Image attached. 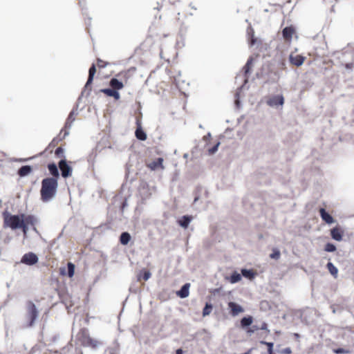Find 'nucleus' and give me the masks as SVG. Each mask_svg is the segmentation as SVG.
<instances>
[{
  "instance_id": "nucleus-1",
  "label": "nucleus",
  "mask_w": 354,
  "mask_h": 354,
  "mask_svg": "<svg viewBox=\"0 0 354 354\" xmlns=\"http://www.w3.org/2000/svg\"><path fill=\"white\" fill-rule=\"evenodd\" d=\"M58 182L55 178H46L41 181L40 189L41 199L48 202L55 197L57 193Z\"/></svg>"
},
{
  "instance_id": "nucleus-2",
  "label": "nucleus",
  "mask_w": 354,
  "mask_h": 354,
  "mask_svg": "<svg viewBox=\"0 0 354 354\" xmlns=\"http://www.w3.org/2000/svg\"><path fill=\"white\" fill-rule=\"evenodd\" d=\"M77 340L82 346L91 347L95 348L100 344V342L89 335V333L87 328H81L77 334Z\"/></svg>"
},
{
  "instance_id": "nucleus-3",
  "label": "nucleus",
  "mask_w": 354,
  "mask_h": 354,
  "mask_svg": "<svg viewBox=\"0 0 354 354\" xmlns=\"http://www.w3.org/2000/svg\"><path fill=\"white\" fill-rule=\"evenodd\" d=\"M3 226L10 227L12 230L19 229L20 223L22 221L21 214L12 215L8 211L3 212Z\"/></svg>"
},
{
  "instance_id": "nucleus-4",
  "label": "nucleus",
  "mask_w": 354,
  "mask_h": 354,
  "mask_svg": "<svg viewBox=\"0 0 354 354\" xmlns=\"http://www.w3.org/2000/svg\"><path fill=\"white\" fill-rule=\"evenodd\" d=\"M22 221L20 223V226L19 229H21L23 232L24 236H26L28 231V225H31L33 227V230H36V227H35L37 223V218L33 215H25L24 214H21Z\"/></svg>"
},
{
  "instance_id": "nucleus-5",
  "label": "nucleus",
  "mask_w": 354,
  "mask_h": 354,
  "mask_svg": "<svg viewBox=\"0 0 354 354\" xmlns=\"http://www.w3.org/2000/svg\"><path fill=\"white\" fill-rule=\"evenodd\" d=\"M37 316L38 310L35 304L31 301H28L27 302V319L28 320V323L27 324L28 327H31L34 325Z\"/></svg>"
},
{
  "instance_id": "nucleus-6",
  "label": "nucleus",
  "mask_w": 354,
  "mask_h": 354,
  "mask_svg": "<svg viewBox=\"0 0 354 354\" xmlns=\"http://www.w3.org/2000/svg\"><path fill=\"white\" fill-rule=\"evenodd\" d=\"M62 177L68 178L72 174V167L69 166L66 160H61L58 163Z\"/></svg>"
},
{
  "instance_id": "nucleus-7",
  "label": "nucleus",
  "mask_w": 354,
  "mask_h": 354,
  "mask_svg": "<svg viewBox=\"0 0 354 354\" xmlns=\"http://www.w3.org/2000/svg\"><path fill=\"white\" fill-rule=\"evenodd\" d=\"M38 261L37 256L33 252H28L25 254L21 260V262L24 264L32 266L37 263Z\"/></svg>"
},
{
  "instance_id": "nucleus-8",
  "label": "nucleus",
  "mask_w": 354,
  "mask_h": 354,
  "mask_svg": "<svg viewBox=\"0 0 354 354\" xmlns=\"http://www.w3.org/2000/svg\"><path fill=\"white\" fill-rule=\"evenodd\" d=\"M136 137L142 141L147 140V135L142 128L141 119L137 118L136 119V130L135 131Z\"/></svg>"
},
{
  "instance_id": "nucleus-9",
  "label": "nucleus",
  "mask_w": 354,
  "mask_h": 354,
  "mask_svg": "<svg viewBox=\"0 0 354 354\" xmlns=\"http://www.w3.org/2000/svg\"><path fill=\"white\" fill-rule=\"evenodd\" d=\"M344 230L339 226H336L330 230V236L333 239L341 241L343 239Z\"/></svg>"
},
{
  "instance_id": "nucleus-10",
  "label": "nucleus",
  "mask_w": 354,
  "mask_h": 354,
  "mask_svg": "<svg viewBox=\"0 0 354 354\" xmlns=\"http://www.w3.org/2000/svg\"><path fill=\"white\" fill-rule=\"evenodd\" d=\"M162 162L163 158H158L157 159L152 162H147L146 166L152 171H155L158 169H164L165 167L163 166Z\"/></svg>"
},
{
  "instance_id": "nucleus-11",
  "label": "nucleus",
  "mask_w": 354,
  "mask_h": 354,
  "mask_svg": "<svg viewBox=\"0 0 354 354\" xmlns=\"http://www.w3.org/2000/svg\"><path fill=\"white\" fill-rule=\"evenodd\" d=\"M228 308L230 310V313L232 316H236L244 311L242 306L233 301H230L228 303Z\"/></svg>"
},
{
  "instance_id": "nucleus-12",
  "label": "nucleus",
  "mask_w": 354,
  "mask_h": 354,
  "mask_svg": "<svg viewBox=\"0 0 354 354\" xmlns=\"http://www.w3.org/2000/svg\"><path fill=\"white\" fill-rule=\"evenodd\" d=\"M306 59V57L301 55H290L289 57L290 62L297 67L301 66L304 61Z\"/></svg>"
},
{
  "instance_id": "nucleus-13",
  "label": "nucleus",
  "mask_w": 354,
  "mask_h": 354,
  "mask_svg": "<svg viewBox=\"0 0 354 354\" xmlns=\"http://www.w3.org/2000/svg\"><path fill=\"white\" fill-rule=\"evenodd\" d=\"M96 73V66L93 64L88 71V77L85 84V88L87 89H91V84L93 83L94 75Z\"/></svg>"
},
{
  "instance_id": "nucleus-14",
  "label": "nucleus",
  "mask_w": 354,
  "mask_h": 354,
  "mask_svg": "<svg viewBox=\"0 0 354 354\" xmlns=\"http://www.w3.org/2000/svg\"><path fill=\"white\" fill-rule=\"evenodd\" d=\"M267 103L271 106L283 105L284 99L281 95H274L268 100Z\"/></svg>"
},
{
  "instance_id": "nucleus-15",
  "label": "nucleus",
  "mask_w": 354,
  "mask_h": 354,
  "mask_svg": "<svg viewBox=\"0 0 354 354\" xmlns=\"http://www.w3.org/2000/svg\"><path fill=\"white\" fill-rule=\"evenodd\" d=\"M63 131H64V129H62L59 134V137L55 138L53 139V140L50 142V143L48 145L49 148H53V147H56L62 140L65 138V137L68 135V133L67 131H64L63 136H62Z\"/></svg>"
},
{
  "instance_id": "nucleus-16",
  "label": "nucleus",
  "mask_w": 354,
  "mask_h": 354,
  "mask_svg": "<svg viewBox=\"0 0 354 354\" xmlns=\"http://www.w3.org/2000/svg\"><path fill=\"white\" fill-rule=\"evenodd\" d=\"M319 212L322 219L326 223L331 224L334 223V219L333 216H330L328 212H326L324 208H320Z\"/></svg>"
},
{
  "instance_id": "nucleus-17",
  "label": "nucleus",
  "mask_w": 354,
  "mask_h": 354,
  "mask_svg": "<svg viewBox=\"0 0 354 354\" xmlns=\"http://www.w3.org/2000/svg\"><path fill=\"white\" fill-rule=\"evenodd\" d=\"M295 33V28L292 26H288L283 29L282 35L285 40L290 41Z\"/></svg>"
},
{
  "instance_id": "nucleus-18",
  "label": "nucleus",
  "mask_w": 354,
  "mask_h": 354,
  "mask_svg": "<svg viewBox=\"0 0 354 354\" xmlns=\"http://www.w3.org/2000/svg\"><path fill=\"white\" fill-rule=\"evenodd\" d=\"M101 92L104 93L106 95L109 97H113L115 100H118L120 97V95L118 91H115L113 88H103L101 90Z\"/></svg>"
},
{
  "instance_id": "nucleus-19",
  "label": "nucleus",
  "mask_w": 354,
  "mask_h": 354,
  "mask_svg": "<svg viewBox=\"0 0 354 354\" xmlns=\"http://www.w3.org/2000/svg\"><path fill=\"white\" fill-rule=\"evenodd\" d=\"M190 284L189 283H185L182 286L180 290L176 292L177 296L180 298H185L189 296V294Z\"/></svg>"
},
{
  "instance_id": "nucleus-20",
  "label": "nucleus",
  "mask_w": 354,
  "mask_h": 354,
  "mask_svg": "<svg viewBox=\"0 0 354 354\" xmlns=\"http://www.w3.org/2000/svg\"><path fill=\"white\" fill-rule=\"evenodd\" d=\"M109 85L112 88L117 91L121 90L124 87L123 83L116 78H112L109 82Z\"/></svg>"
},
{
  "instance_id": "nucleus-21",
  "label": "nucleus",
  "mask_w": 354,
  "mask_h": 354,
  "mask_svg": "<svg viewBox=\"0 0 354 354\" xmlns=\"http://www.w3.org/2000/svg\"><path fill=\"white\" fill-rule=\"evenodd\" d=\"M48 169L50 174L52 175L51 178H55L57 180L59 174L57 165L55 163H50L48 165Z\"/></svg>"
},
{
  "instance_id": "nucleus-22",
  "label": "nucleus",
  "mask_w": 354,
  "mask_h": 354,
  "mask_svg": "<svg viewBox=\"0 0 354 354\" xmlns=\"http://www.w3.org/2000/svg\"><path fill=\"white\" fill-rule=\"evenodd\" d=\"M32 167L29 165H24L22 166L19 170H18V175L21 177L26 176L31 173L32 171Z\"/></svg>"
},
{
  "instance_id": "nucleus-23",
  "label": "nucleus",
  "mask_w": 354,
  "mask_h": 354,
  "mask_svg": "<svg viewBox=\"0 0 354 354\" xmlns=\"http://www.w3.org/2000/svg\"><path fill=\"white\" fill-rule=\"evenodd\" d=\"M131 240V235L128 232H122L120 236V242L122 245H126Z\"/></svg>"
},
{
  "instance_id": "nucleus-24",
  "label": "nucleus",
  "mask_w": 354,
  "mask_h": 354,
  "mask_svg": "<svg viewBox=\"0 0 354 354\" xmlns=\"http://www.w3.org/2000/svg\"><path fill=\"white\" fill-rule=\"evenodd\" d=\"M326 268L329 272L335 277L337 278L338 274L337 268L331 263L328 262L326 265Z\"/></svg>"
},
{
  "instance_id": "nucleus-25",
  "label": "nucleus",
  "mask_w": 354,
  "mask_h": 354,
  "mask_svg": "<svg viewBox=\"0 0 354 354\" xmlns=\"http://www.w3.org/2000/svg\"><path fill=\"white\" fill-rule=\"evenodd\" d=\"M191 221V217L188 216H183L180 220L178 221L179 225L184 227L187 228L189 223Z\"/></svg>"
},
{
  "instance_id": "nucleus-26",
  "label": "nucleus",
  "mask_w": 354,
  "mask_h": 354,
  "mask_svg": "<svg viewBox=\"0 0 354 354\" xmlns=\"http://www.w3.org/2000/svg\"><path fill=\"white\" fill-rule=\"evenodd\" d=\"M241 274L243 277L252 279L254 277L255 273L252 270L242 269Z\"/></svg>"
},
{
  "instance_id": "nucleus-27",
  "label": "nucleus",
  "mask_w": 354,
  "mask_h": 354,
  "mask_svg": "<svg viewBox=\"0 0 354 354\" xmlns=\"http://www.w3.org/2000/svg\"><path fill=\"white\" fill-rule=\"evenodd\" d=\"M252 323V317L251 316L245 317L241 320V325L242 327H246Z\"/></svg>"
},
{
  "instance_id": "nucleus-28",
  "label": "nucleus",
  "mask_w": 354,
  "mask_h": 354,
  "mask_svg": "<svg viewBox=\"0 0 354 354\" xmlns=\"http://www.w3.org/2000/svg\"><path fill=\"white\" fill-rule=\"evenodd\" d=\"M241 274L239 273H238L237 272H234L230 276V281L232 283H237L239 281H241Z\"/></svg>"
},
{
  "instance_id": "nucleus-29",
  "label": "nucleus",
  "mask_w": 354,
  "mask_h": 354,
  "mask_svg": "<svg viewBox=\"0 0 354 354\" xmlns=\"http://www.w3.org/2000/svg\"><path fill=\"white\" fill-rule=\"evenodd\" d=\"M212 310V305L210 304H208L207 303L205 308H203V315L205 317V316H207V315H209L211 313Z\"/></svg>"
},
{
  "instance_id": "nucleus-30",
  "label": "nucleus",
  "mask_w": 354,
  "mask_h": 354,
  "mask_svg": "<svg viewBox=\"0 0 354 354\" xmlns=\"http://www.w3.org/2000/svg\"><path fill=\"white\" fill-rule=\"evenodd\" d=\"M324 250L328 252H333L336 250V247L334 244L328 243L325 245Z\"/></svg>"
},
{
  "instance_id": "nucleus-31",
  "label": "nucleus",
  "mask_w": 354,
  "mask_h": 354,
  "mask_svg": "<svg viewBox=\"0 0 354 354\" xmlns=\"http://www.w3.org/2000/svg\"><path fill=\"white\" fill-rule=\"evenodd\" d=\"M281 253L277 248L272 250V252L270 254V257L273 259H279L280 258Z\"/></svg>"
},
{
  "instance_id": "nucleus-32",
  "label": "nucleus",
  "mask_w": 354,
  "mask_h": 354,
  "mask_svg": "<svg viewBox=\"0 0 354 354\" xmlns=\"http://www.w3.org/2000/svg\"><path fill=\"white\" fill-rule=\"evenodd\" d=\"M67 267H68V277H72L74 275L75 266H74L73 263L69 262L67 264Z\"/></svg>"
},
{
  "instance_id": "nucleus-33",
  "label": "nucleus",
  "mask_w": 354,
  "mask_h": 354,
  "mask_svg": "<svg viewBox=\"0 0 354 354\" xmlns=\"http://www.w3.org/2000/svg\"><path fill=\"white\" fill-rule=\"evenodd\" d=\"M252 62H253V59L252 57L248 59V60L247 61V63L245 64V65L243 68L245 70V74H247L250 72L252 65Z\"/></svg>"
},
{
  "instance_id": "nucleus-34",
  "label": "nucleus",
  "mask_w": 354,
  "mask_h": 354,
  "mask_svg": "<svg viewBox=\"0 0 354 354\" xmlns=\"http://www.w3.org/2000/svg\"><path fill=\"white\" fill-rule=\"evenodd\" d=\"M151 277V273L149 271L145 270L139 276L138 279L140 280L142 279L144 281H147Z\"/></svg>"
},
{
  "instance_id": "nucleus-35",
  "label": "nucleus",
  "mask_w": 354,
  "mask_h": 354,
  "mask_svg": "<svg viewBox=\"0 0 354 354\" xmlns=\"http://www.w3.org/2000/svg\"><path fill=\"white\" fill-rule=\"evenodd\" d=\"M129 71L121 72L120 73L118 74L117 76L122 77V78H123L124 80L125 83H127L130 77V75L129 74Z\"/></svg>"
},
{
  "instance_id": "nucleus-36",
  "label": "nucleus",
  "mask_w": 354,
  "mask_h": 354,
  "mask_svg": "<svg viewBox=\"0 0 354 354\" xmlns=\"http://www.w3.org/2000/svg\"><path fill=\"white\" fill-rule=\"evenodd\" d=\"M220 145V142H217L214 147H212V148H208L207 149V151H208V153L209 155H212V154H214L217 150H218V147Z\"/></svg>"
},
{
  "instance_id": "nucleus-37",
  "label": "nucleus",
  "mask_w": 354,
  "mask_h": 354,
  "mask_svg": "<svg viewBox=\"0 0 354 354\" xmlns=\"http://www.w3.org/2000/svg\"><path fill=\"white\" fill-rule=\"evenodd\" d=\"M262 344L267 345L268 354H274L273 352V343L261 342Z\"/></svg>"
},
{
  "instance_id": "nucleus-38",
  "label": "nucleus",
  "mask_w": 354,
  "mask_h": 354,
  "mask_svg": "<svg viewBox=\"0 0 354 354\" xmlns=\"http://www.w3.org/2000/svg\"><path fill=\"white\" fill-rule=\"evenodd\" d=\"M109 64L108 62L102 60L101 59H97V66L99 68H104Z\"/></svg>"
},
{
  "instance_id": "nucleus-39",
  "label": "nucleus",
  "mask_w": 354,
  "mask_h": 354,
  "mask_svg": "<svg viewBox=\"0 0 354 354\" xmlns=\"http://www.w3.org/2000/svg\"><path fill=\"white\" fill-rule=\"evenodd\" d=\"M55 153L57 157H64V149L61 147H57Z\"/></svg>"
},
{
  "instance_id": "nucleus-40",
  "label": "nucleus",
  "mask_w": 354,
  "mask_h": 354,
  "mask_svg": "<svg viewBox=\"0 0 354 354\" xmlns=\"http://www.w3.org/2000/svg\"><path fill=\"white\" fill-rule=\"evenodd\" d=\"M334 352L335 353H348V351H346V350H345L344 348H342L335 349Z\"/></svg>"
},
{
  "instance_id": "nucleus-41",
  "label": "nucleus",
  "mask_w": 354,
  "mask_h": 354,
  "mask_svg": "<svg viewBox=\"0 0 354 354\" xmlns=\"http://www.w3.org/2000/svg\"><path fill=\"white\" fill-rule=\"evenodd\" d=\"M281 353H283V354H291L292 353V350H291L290 348L288 347V348H283L281 351Z\"/></svg>"
},
{
  "instance_id": "nucleus-42",
  "label": "nucleus",
  "mask_w": 354,
  "mask_h": 354,
  "mask_svg": "<svg viewBox=\"0 0 354 354\" xmlns=\"http://www.w3.org/2000/svg\"><path fill=\"white\" fill-rule=\"evenodd\" d=\"M258 329H259L257 326H253L252 328H249L247 332L248 333H254L255 330H257Z\"/></svg>"
},
{
  "instance_id": "nucleus-43",
  "label": "nucleus",
  "mask_w": 354,
  "mask_h": 354,
  "mask_svg": "<svg viewBox=\"0 0 354 354\" xmlns=\"http://www.w3.org/2000/svg\"><path fill=\"white\" fill-rule=\"evenodd\" d=\"M72 123H73L72 122L66 120L65 125H64V128L65 129H70L71 127Z\"/></svg>"
},
{
  "instance_id": "nucleus-44",
  "label": "nucleus",
  "mask_w": 354,
  "mask_h": 354,
  "mask_svg": "<svg viewBox=\"0 0 354 354\" xmlns=\"http://www.w3.org/2000/svg\"><path fill=\"white\" fill-rule=\"evenodd\" d=\"M67 120L71 121V122H72L75 120V118L73 117V112H71L70 113Z\"/></svg>"
},
{
  "instance_id": "nucleus-45",
  "label": "nucleus",
  "mask_w": 354,
  "mask_h": 354,
  "mask_svg": "<svg viewBox=\"0 0 354 354\" xmlns=\"http://www.w3.org/2000/svg\"><path fill=\"white\" fill-rule=\"evenodd\" d=\"M281 68L283 69V70H286V64L285 60H282L281 62Z\"/></svg>"
},
{
  "instance_id": "nucleus-46",
  "label": "nucleus",
  "mask_w": 354,
  "mask_h": 354,
  "mask_svg": "<svg viewBox=\"0 0 354 354\" xmlns=\"http://www.w3.org/2000/svg\"><path fill=\"white\" fill-rule=\"evenodd\" d=\"M344 66H345V68L347 69H352L353 67V63H347Z\"/></svg>"
},
{
  "instance_id": "nucleus-47",
  "label": "nucleus",
  "mask_w": 354,
  "mask_h": 354,
  "mask_svg": "<svg viewBox=\"0 0 354 354\" xmlns=\"http://www.w3.org/2000/svg\"><path fill=\"white\" fill-rule=\"evenodd\" d=\"M267 328H268V324L266 323L263 322L261 324V326L259 328V329H261V330H267Z\"/></svg>"
},
{
  "instance_id": "nucleus-48",
  "label": "nucleus",
  "mask_w": 354,
  "mask_h": 354,
  "mask_svg": "<svg viewBox=\"0 0 354 354\" xmlns=\"http://www.w3.org/2000/svg\"><path fill=\"white\" fill-rule=\"evenodd\" d=\"M176 354H183V350L181 348L177 349Z\"/></svg>"
},
{
  "instance_id": "nucleus-49",
  "label": "nucleus",
  "mask_w": 354,
  "mask_h": 354,
  "mask_svg": "<svg viewBox=\"0 0 354 354\" xmlns=\"http://www.w3.org/2000/svg\"><path fill=\"white\" fill-rule=\"evenodd\" d=\"M209 137H211V135L209 133H208L207 136H204L203 139L206 140L207 139V138H209Z\"/></svg>"
},
{
  "instance_id": "nucleus-50",
  "label": "nucleus",
  "mask_w": 354,
  "mask_h": 354,
  "mask_svg": "<svg viewBox=\"0 0 354 354\" xmlns=\"http://www.w3.org/2000/svg\"><path fill=\"white\" fill-rule=\"evenodd\" d=\"M254 42H255V39H252L251 40V45H254Z\"/></svg>"
}]
</instances>
